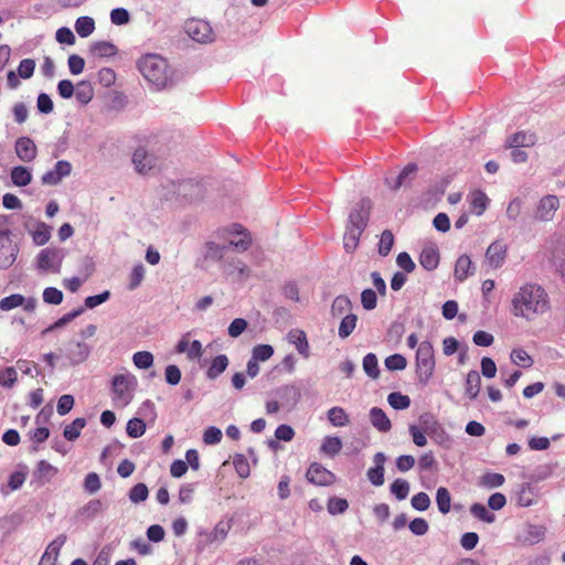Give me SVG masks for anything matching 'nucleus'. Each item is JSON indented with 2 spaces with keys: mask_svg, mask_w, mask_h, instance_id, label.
I'll return each mask as SVG.
<instances>
[{
  "mask_svg": "<svg viewBox=\"0 0 565 565\" xmlns=\"http://www.w3.org/2000/svg\"><path fill=\"white\" fill-rule=\"evenodd\" d=\"M512 313L526 320H534L550 309V298L543 287L537 284H525L512 298Z\"/></svg>",
  "mask_w": 565,
  "mask_h": 565,
  "instance_id": "nucleus-1",
  "label": "nucleus"
},
{
  "mask_svg": "<svg viewBox=\"0 0 565 565\" xmlns=\"http://www.w3.org/2000/svg\"><path fill=\"white\" fill-rule=\"evenodd\" d=\"M142 76L157 88H163L171 81L168 62L157 54H147L138 61Z\"/></svg>",
  "mask_w": 565,
  "mask_h": 565,
  "instance_id": "nucleus-2",
  "label": "nucleus"
},
{
  "mask_svg": "<svg viewBox=\"0 0 565 565\" xmlns=\"http://www.w3.org/2000/svg\"><path fill=\"white\" fill-rule=\"evenodd\" d=\"M436 366L435 350L429 341L418 344L415 358V371L420 384L426 385L434 375Z\"/></svg>",
  "mask_w": 565,
  "mask_h": 565,
  "instance_id": "nucleus-3",
  "label": "nucleus"
},
{
  "mask_svg": "<svg viewBox=\"0 0 565 565\" xmlns=\"http://www.w3.org/2000/svg\"><path fill=\"white\" fill-rule=\"evenodd\" d=\"M137 380L130 374H117L111 381L113 403L116 407H126L134 398Z\"/></svg>",
  "mask_w": 565,
  "mask_h": 565,
  "instance_id": "nucleus-4",
  "label": "nucleus"
},
{
  "mask_svg": "<svg viewBox=\"0 0 565 565\" xmlns=\"http://www.w3.org/2000/svg\"><path fill=\"white\" fill-rule=\"evenodd\" d=\"M184 30L186 34L199 43L212 42L214 32L210 23L202 19H190L185 22Z\"/></svg>",
  "mask_w": 565,
  "mask_h": 565,
  "instance_id": "nucleus-5",
  "label": "nucleus"
},
{
  "mask_svg": "<svg viewBox=\"0 0 565 565\" xmlns=\"http://www.w3.org/2000/svg\"><path fill=\"white\" fill-rule=\"evenodd\" d=\"M9 230L0 231V268L7 269L13 265L18 255V246L12 242Z\"/></svg>",
  "mask_w": 565,
  "mask_h": 565,
  "instance_id": "nucleus-6",
  "label": "nucleus"
},
{
  "mask_svg": "<svg viewBox=\"0 0 565 565\" xmlns=\"http://www.w3.org/2000/svg\"><path fill=\"white\" fill-rule=\"evenodd\" d=\"M371 207L372 204L370 200H362L358 204V207L351 211L349 215V224L347 227L363 233L369 223Z\"/></svg>",
  "mask_w": 565,
  "mask_h": 565,
  "instance_id": "nucleus-7",
  "label": "nucleus"
},
{
  "mask_svg": "<svg viewBox=\"0 0 565 565\" xmlns=\"http://www.w3.org/2000/svg\"><path fill=\"white\" fill-rule=\"evenodd\" d=\"M558 207L559 201L556 195H545L540 200L534 213V217L541 222L552 221Z\"/></svg>",
  "mask_w": 565,
  "mask_h": 565,
  "instance_id": "nucleus-8",
  "label": "nucleus"
},
{
  "mask_svg": "<svg viewBox=\"0 0 565 565\" xmlns=\"http://www.w3.org/2000/svg\"><path fill=\"white\" fill-rule=\"evenodd\" d=\"M36 303L35 298H25L20 294H13L0 300V309L9 311L18 307H23L26 312H33L36 308Z\"/></svg>",
  "mask_w": 565,
  "mask_h": 565,
  "instance_id": "nucleus-9",
  "label": "nucleus"
},
{
  "mask_svg": "<svg viewBox=\"0 0 565 565\" xmlns=\"http://www.w3.org/2000/svg\"><path fill=\"white\" fill-rule=\"evenodd\" d=\"M306 478L309 482L317 486L332 484L335 479L331 471L317 462L310 465L307 470Z\"/></svg>",
  "mask_w": 565,
  "mask_h": 565,
  "instance_id": "nucleus-10",
  "label": "nucleus"
},
{
  "mask_svg": "<svg viewBox=\"0 0 565 565\" xmlns=\"http://www.w3.org/2000/svg\"><path fill=\"white\" fill-rule=\"evenodd\" d=\"M175 351L178 353H186V358L190 361L198 360L203 354V348L199 340H193L190 342V333L182 335L175 347Z\"/></svg>",
  "mask_w": 565,
  "mask_h": 565,
  "instance_id": "nucleus-11",
  "label": "nucleus"
},
{
  "mask_svg": "<svg viewBox=\"0 0 565 565\" xmlns=\"http://www.w3.org/2000/svg\"><path fill=\"white\" fill-rule=\"evenodd\" d=\"M14 149L18 158L23 162H32L38 154L36 145L29 137L18 138Z\"/></svg>",
  "mask_w": 565,
  "mask_h": 565,
  "instance_id": "nucleus-12",
  "label": "nucleus"
},
{
  "mask_svg": "<svg viewBox=\"0 0 565 565\" xmlns=\"http://www.w3.org/2000/svg\"><path fill=\"white\" fill-rule=\"evenodd\" d=\"M228 233L234 237L230 239V246L245 252L252 244L250 234L239 224H233L228 228Z\"/></svg>",
  "mask_w": 565,
  "mask_h": 565,
  "instance_id": "nucleus-13",
  "label": "nucleus"
},
{
  "mask_svg": "<svg viewBox=\"0 0 565 565\" xmlns=\"http://www.w3.org/2000/svg\"><path fill=\"white\" fill-rule=\"evenodd\" d=\"M90 354V347L85 342H73L66 350V359L71 365L84 363Z\"/></svg>",
  "mask_w": 565,
  "mask_h": 565,
  "instance_id": "nucleus-14",
  "label": "nucleus"
},
{
  "mask_svg": "<svg viewBox=\"0 0 565 565\" xmlns=\"http://www.w3.org/2000/svg\"><path fill=\"white\" fill-rule=\"evenodd\" d=\"M38 265L41 269L58 273L61 267L58 250L51 248L42 249L38 255Z\"/></svg>",
  "mask_w": 565,
  "mask_h": 565,
  "instance_id": "nucleus-15",
  "label": "nucleus"
},
{
  "mask_svg": "<svg viewBox=\"0 0 565 565\" xmlns=\"http://www.w3.org/2000/svg\"><path fill=\"white\" fill-rule=\"evenodd\" d=\"M507 246L499 241L493 242L487 249L486 259L490 267L499 268L504 263Z\"/></svg>",
  "mask_w": 565,
  "mask_h": 565,
  "instance_id": "nucleus-16",
  "label": "nucleus"
},
{
  "mask_svg": "<svg viewBox=\"0 0 565 565\" xmlns=\"http://www.w3.org/2000/svg\"><path fill=\"white\" fill-rule=\"evenodd\" d=\"M386 457L383 452H376L374 455L373 461L375 467L370 468L367 470V479L370 482L376 487L382 486L384 483V463Z\"/></svg>",
  "mask_w": 565,
  "mask_h": 565,
  "instance_id": "nucleus-17",
  "label": "nucleus"
},
{
  "mask_svg": "<svg viewBox=\"0 0 565 565\" xmlns=\"http://www.w3.org/2000/svg\"><path fill=\"white\" fill-rule=\"evenodd\" d=\"M132 163L138 173L146 174L154 168V158L143 148H138L132 154Z\"/></svg>",
  "mask_w": 565,
  "mask_h": 565,
  "instance_id": "nucleus-18",
  "label": "nucleus"
},
{
  "mask_svg": "<svg viewBox=\"0 0 565 565\" xmlns=\"http://www.w3.org/2000/svg\"><path fill=\"white\" fill-rule=\"evenodd\" d=\"M288 341L294 344L297 351L305 358L309 356V343L305 331L292 329L288 332Z\"/></svg>",
  "mask_w": 565,
  "mask_h": 565,
  "instance_id": "nucleus-19",
  "label": "nucleus"
},
{
  "mask_svg": "<svg viewBox=\"0 0 565 565\" xmlns=\"http://www.w3.org/2000/svg\"><path fill=\"white\" fill-rule=\"evenodd\" d=\"M536 142V136L529 131H518L507 140V148L532 147Z\"/></svg>",
  "mask_w": 565,
  "mask_h": 565,
  "instance_id": "nucleus-20",
  "label": "nucleus"
},
{
  "mask_svg": "<svg viewBox=\"0 0 565 565\" xmlns=\"http://www.w3.org/2000/svg\"><path fill=\"white\" fill-rule=\"evenodd\" d=\"M420 265L427 270H434L439 264V253L434 246H426L419 255Z\"/></svg>",
  "mask_w": 565,
  "mask_h": 565,
  "instance_id": "nucleus-21",
  "label": "nucleus"
},
{
  "mask_svg": "<svg viewBox=\"0 0 565 565\" xmlns=\"http://www.w3.org/2000/svg\"><path fill=\"white\" fill-rule=\"evenodd\" d=\"M370 419L372 425L382 433H387L392 428L390 418L380 407H372L370 411Z\"/></svg>",
  "mask_w": 565,
  "mask_h": 565,
  "instance_id": "nucleus-22",
  "label": "nucleus"
},
{
  "mask_svg": "<svg viewBox=\"0 0 565 565\" xmlns=\"http://www.w3.org/2000/svg\"><path fill=\"white\" fill-rule=\"evenodd\" d=\"M89 52L96 57H110L117 53V47L108 41H98L90 45Z\"/></svg>",
  "mask_w": 565,
  "mask_h": 565,
  "instance_id": "nucleus-23",
  "label": "nucleus"
},
{
  "mask_svg": "<svg viewBox=\"0 0 565 565\" xmlns=\"http://www.w3.org/2000/svg\"><path fill=\"white\" fill-rule=\"evenodd\" d=\"M57 468L52 466L46 460H40L34 472L35 477L42 482H50L56 475Z\"/></svg>",
  "mask_w": 565,
  "mask_h": 565,
  "instance_id": "nucleus-24",
  "label": "nucleus"
},
{
  "mask_svg": "<svg viewBox=\"0 0 565 565\" xmlns=\"http://www.w3.org/2000/svg\"><path fill=\"white\" fill-rule=\"evenodd\" d=\"M228 366V358L225 354H220L214 358L206 370V377L210 380H215L218 375H221L226 367Z\"/></svg>",
  "mask_w": 565,
  "mask_h": 565,
  "instance_id": "nucleus-25",
  "label": "nucleus"
},
{
  "mask_svg": "<svg viewBox=\"0 0 565 565\" xmlns=\"http://www.w3.org/2000/svg\"><path fill=\"white\" fill-rule=\"evenodd\" d=\"M11 181L17 186H25L31 183L32 174L26 167L18 166L11 169Z\"/></svg>",
  "mask_w": 565,
  "mask_h": 565,
  "instance_id": "nucleus-26",
  "label": "nucleus"
},
{
  "mask_svg": "<svg viewBox=\"0 0 565 565\" xmlns=\"http://www.w3.org/2000/svg\"><path fill=\"white\" fill-rule=\"evenodd\" d=\"M481 386V379L477 371H470L466 379L465 393L470 399H475Z\"/></svg>",
  "mask_w": 565,
  "mask_h": 565,
  "instance_id": "nucleus-27",
  "label": "nucleus"
},
{
  "mask_svg": "<svg viewBox=\"0 0 565 565\" xmlns=\"http://www.w3.org/2000/svg\"><path fill=\"white\" fill-rule=\"evenodd\" d=\"M489 198L482 191H473L470 194L471 211L476 215H481L487 210Z\"/></svg>",
  "mask_w": 565,
  "mask_h": 565,
  "instance_id": "nucleus-28",
  "label": "nucleus"
},
{
  "mask_svg": "<svg viewBox=\"0 0 565 565\" xmlns=\"http://www.w3.org/2000/svg\"><path fill=\"white\" fill-rule=\"evenodd\" d=\"M328 420L334 427H344L350 423L349 415L340 406L331 407L328 411Z\"/></svg>",
  "mask_w": 565,
  "mask_h": 565,
  "instance_id": "nucleus-29",
  "label": "nucleus"
},
{
  "mask_svg": "<svg viewBox=\"0 0 565 565\" xmlns=\"http://www.w3.org/2000/svg\"><path fill=\"white\" fill-rule=\"evenodd\" d=\"M342 449V441L339 437L327 436L324 437L320 451L329 457L337 456Z\"/></svg>",
  "mask_w": 565,
  "mask_h": 565,
  "instance_id": "nucleus-30",
  "label": "nucleus"
},
{
  "mask_svg": "<svg viewBox=\"0 0 565 565\" xmlns=\"http://www.w3.org/2000/svg\"><path fill=\"white\" fill-rule=\"evenodd\" d=\"M86 426V419L83 417H78L74 419L71 424L66 425L63 431V436L65 439L70 441H74L81 435L82 429Z\"/></svg>",
  "mask_w": 565,
  "mask_h": 565,
  "instance_id": "nucleus-31",
  "label": "nucleus"
},
{
  "mask_svg": "<svg viewBox=\"0 0 565 565\" xmlns=\"http://www.w3.org/2000/svg\"><path fill=\"white\" fill-rule=\"evenodd\" d=\"M471 259L469 256L467 255H461L457 262H456V266H455V277L456 279L462 281L465 280L468 275L470 274V269H471Z\"/></svg>",
  "mask_w": 565,
  "mask_h": 565,
  "instance_id": "nucleus-32",
  "label": "nucleus"
},
{
  "mask_svg": "<svg viewBox=\"0 0 565 565\" xmlns=\"http://www.w3.org/2000/svg\"><path fill=\"white\" fill-rule=\"evenodd\" d=\"M103 511V502L99 499L89 500L78 510V514L84 519H93Z\"/></svg>",
  "mask_w": 565,
  "mask_h": 565,
  "instance_id": "nucleus-33",
  "label": "nucleus"
},
{
  "mask_svg": "<svg viewBox=\"0 0 565 565\" xmlns=\"http://www.w3.org/2000/svg\"><path fill=\"white\" fill-rule=\"evenodd\" d=\"M95 30V21L90 17H81L75 22V31L82 38H87Z\"/></svg>",
  "mask_w": 565,
  "mask_h": 565,
  "instance_id": "nucleus-34",
  "label": "nucleus"
},
{
  "mask_svg": "<svg viewBox=\"0 0 565 565\" xmlns=\"http://www.w3.org/2000/svg\"><path fill=\"white\" fill-rule=\"evenodd\" d=\"M436 503L443 514H447L451 508V497L447 488L439 487L436 492Z\"/></svg>",
  "mask_w": 565,
  "mask_h": 565,
  "instance_id": "nucleus-35",
  "label": "nucleus"
},
{
  "mask_svg": "<svg viewBox=\"0 0 565 565\" xmlns=\"http://www.w3.org/2000/svg\"><path fill=\"white\" fill-rule=\"evenodd\" d=\"M358 317L353 313L347 315L340 322L339 337L341 339L348 338L356 327Z\"/></svg>",
  "mask_w": 565,
  "mask_h": 565,
  "instance_id": "nucleus-36",
  "label": "nucleus"
},
{
  "mask_svg": "<svg viewBox=\"0 0 565 565\" xmlns=\"http://www.w3.org/2000/svg\"><path fill=\"white\" fill-rule=\"evenodd\" d=\"M84 312V308L75 309L66 315H64L62 318H60L57 321H55L53 324L49 326L46 329L43 330V334H46L49 332L54 331L55 329L62 328L68 322H71L73 319L78 317Z\"/></svg>",
  "mask_w": 565,
  "mask_h": 565,
  "instance_id": "nucleus-37",
  "label": "nucleus"
},
{
  "mask_svg": "<svg viewBox=\"0 0 565 565\" xmlns=\"http://www.w3.org/2000/svg\"><path fill=\"white\" fill-rule=\"evenodd\" d=\"M126 431L129 437L138 438L145 434L146 424L141 418H131L127 423Z\"/></svg>",
  "mask_w": 565,
  "mask_h": 565,
  "instance_id": "nucleus-38",
  "label": "nucleus"
},
{
  "mask_svg": "<svg viewBox=\"0 0 565 565\" xmlns=\"http://www.w3.org/2000/svg\"><path fill=\"white\" fill-rule=\"evenodd\" d=\"M351 309V300L347 296H338L331 306V313L334 317H340Z\"/></svg>",
  "mask_w": 565,
  "mask_h": 565,
  "instance_id": "nucleus-39",
  "label": "nucleus"
},
{
  "mask_svg": "<svg viewBox=\"0 0 565 565\" xmlns=\"http://www.w3.org/2000/svg\"><path fill=\"white\" fill-rule=\"evenodd\" d=\"M387 402L394 409H406L411 405L409 396L399 392L391 393L387 397Z\"/></svg>",
  "mask_w": 565,
  "mask_h": 565,
  "instance_id": "nucleus-40",
  "label": "nucleus"
},
{
  "mask_svg": "<svg viewBox=\"0 0 565 565\" xmlns=\"http://www.w3.org/2000/svg\"><path fill=\"white\" fill-rule=\"evenodd\" d=\"M134 364L141 370H147L153 364V355L149 351H138L132 356Z\"/></svg>",
  "mask_w": 565,
  "mask_h": 565,
  "instance_id": "nucleus-41",
  "label": "nucleus"
},
{
  "mask_svg": "<svg viewBox=\"0 0 565 565\" xmlns=\"http://www.w3.org/2000/svg\"><path fill=\"white\" fill-rule=\"evenodd\" d=\"M75 95L78 102L82 104H87L92 100L94 95L93 86L89 82H81L77 85Z\"/></svg>",
  "mask_w": 565,
  "mask_h": 565,
  "instance_id": "nucleus-42",
  "label": "nucleus"
},
{
  "mask_svg": "<svg viewBox=\"0 0 565 565\" xmlns=\"http://www.w3.org/2000/svg\"><path fill=\"white\" fill-rule=\"evenodd\" d=\"M394 245V235L390 230H385L381 234L379 242V253L382 256H387Z\"/></svg>",
  "mask_w": 565,
  "mask_h": 565,
  "instance_id": "nucleus-43",
  "label": "nucleus"
},
{
  "mask_svg": "<svg viewBox=\"0 0 565 565\" xmlns=\"http://www.w3.org/2000/svg\"><path fill=\"white\" fill-rule=\"evenodd\" d=\"M511 360L514 364L522 366V367H530L533 364V359L523 349L512 350Z\"/></svg>",
  "mask_w": 565,
  "mask_h": 565,
  "instance_id": "nucleus-44",
  "label": "nucleus"
},
{
  "mask_svg": "<svg viewBox=\"0 0 565 565\" xmlns=\"http://www.w3.org/2000/svg\"><path fill=\"white\" fill-rule=\"evenodd\" d=\"M149 494L148 488L145 483L135 484L129 491V500L132 503H140L147 500Z\"/></svg>",
  "mask_w": 565,
  "mask_h": 565,
  "instance_id": "nucleus-45",
  "label": "nucleus"
},
{
  "mask_svg": "<svg viewBox=\"0 0 565 565\" xmlns=\"http://www.w3.org/2000/svg\"><path fill=\"white\" fill-rule=\"evenodd\" d=\"M274 354V349L269 344H257L252 350V359L256 361H267Z\"/></svg>",
  "mask_w": 565,
  "mask_h": 565,
  "instance_id": "nucleus-46",
  "label": "nucleus"
},
{
  "mask_svg": "<svg viewBox=\"0 0 565 565\" xmlns=\"http://www.w3.org/2000/svg\"><path fill=\"white\" fill-rule=\"evenodd\" d=\"M33 241L36 245H44L51 237V228L44 223H40L32 233Z\"/></svg>",
  "mask_w": 565,
  "mask_h": 565,
  "instance_id": "nucleus-47",
  "label": "nucleus"
},
{
  "mask_svg": "<svg viewBox=\"0 0 565 565\" xmlns=\"http://www.w3.org/2000/svg\"><path fill=\"white\" fill-rule=\"evenodd\" d=\"M470 512L473 516L487 523H493L495 520L494 514L489 512L488 509L481 503H473L470 508Z\"/></svg>",
  "mask_w": 565,
  "mask_h": 565,
  "instance_id": "nucleus-48",
  "label": "nucleus"
},
{
  "mask_svg": "<svg viewBox=\"0 0 565 565\" xmlns=\"http://www.w3.org/2000/svg\"><path fill=\"white\" fill-rule=\"evenodd\" d=\"M391 492L397 500H404L407 498L409 492V483L404 479H396L391 484Z\"/></svg>",
  "mask_w": 565,
  "mask_h": 565,
  "instance_id": "nucleus-49",
  "label": "nucleus"
},
{
  "mask_svg": "<svg viewBox=\"0 0 565 565\" xmlns=\"http://www.w3.org/2000/svg\"><path fill=\"white\" fill-rule=\"evenodd\" d=\"M363 369L364 372L373 377L376 379L380 374L379 367H377V358L374 353H367L363 359Z\"/></svg>",
  "mask_w": 565,
  "mask_h": 565,
  "instance_id": "nucleus-50",
  "label": "nucleus"
},
{
  "mask_svg": "<svg viewBox=\"0 0 565 565\" xmlns=\"http://www.w3.org/2000/svg\"><path fill=\"white\" fill-rule=\"evenodd\" d=\"M385 366L390 371H402L407 366V360L402 354H392L385 359Z\"/></svg>",
  "mask_w": 565,
  "mask_h": 565,
  "instance_id": "nucleus-51",
  "label": "nucleus"
},
{
  "mask_svg": "<svg viewBox=\"0 0 565 565\" xmlns=\"http://www.w3.org/2000/svg\"><path fill=\"white\" fill-rule=\"evenodd\" d=\"M327 508L330 514L337 515L344 513L349 508V503L345 499L334 497L329 499Z\"/></svg>",
  "mask_w": 565,
  "mask_h": 565,
  "instance_id": "nucleus-52",
  "label": "nucleus"
},
{
  "mask_svg": "<svg viewBox=\"0 0 565 565\" xmlns=\"http://www.w3.org/2000/svg\"><path fill=\"white\" fill-rule=\"evenodd\" d=\"M362 233L356 232L355 230H351L347 227L345 234H344V248L347 252H353L360 241Z\"/></svg>",
  "mask_w": 565,
  "mask_h": 565,
  "instance_id": "nucleus-53",
  "label": "nucleus"
},
{
  "mask_svg": "<svg viewBox=\"0 0 565 565\" xmlns=\"http://www.w3.org/2000/svg\"><path fill=\"white\" fill-rule=\"evenodd\" d=\"M437 466L438 463L433 451L423 454L418 459V467L422 471L436 470Z\"/></svg>",
  "mask_w": 565,
  "mask_h": 565,
  "instance_id": "nucleus-54",
  "label": "nucleus"
},
{
  "mask_svg": "<svg viewBox=\"0 0 565 565\" xmlns=\"http://www.w3.org/2000/svg\"><path fill=\"white\" fill-rule=\"evenodd\" d=\"M102 488L100 478L96 472H89L84 480V489L86 492L93 494Z\"/></svg>",
  "mask_w": 565,
  "mask_h": 565,
  "instance_id": "nucleus-55",
  "label": "nucleus"
},
{
  "mask_svg": "<svg viewBox=\"0 0 565 565\" xmlns=\"http://www.w3.org/2000/svg\"><path fill=\"white\" fill-rule=\"evenodd\" d=\"M504 476L497 472H487L482 476L481 483L488 488H498L504 483Z\"/></svg>",
  "mask_w": 565,
  "mask_h": 565,
  "instance_id": "nucleus-56",
  "label": "nucleus"
},
{
  "mask_svg": "<svg viewBox=\"0 0 565 565\" xmlns=\"http://www.w3.org/2000/svg\"><path fill=\"white\" fill-rule=\"evenodd\" d=\"M35 70V61L32 58H24L18 66V74L21 78L28 79L32 77Z\"/></svg>",
  "mask_w": 565,
  "mask_h": 565,
  "instance_id": "nucleus-57",
  "label": "nucleus"
},
{
  "mask_svg": "<svg viewBox=\"0 0 565 565\" xmlns=\"http://www.w3.org/2000/svg\"><path fill=\"white\" fill-rule=\"evenodd\" d=\"M43 300L50 305H60L63 301V292L54 287H47L43 291Z\"/></svg>",
  "mask_w": 565,
  "mask_h": 565,
  "instance_id": "nucleus-58",
  "label": "nucleus"
},
{
  "mask_svg": "<svg viewBox=\"0 0 565 565\" xmlns=\"http://www.w3.org/2000/svg\"><path fill=\"white\" fill-rule=\"evenodd\" d=\"M143 277H145V267L141 264L136 265L132 268L131 274L129 276V286H128L129 289L130 290L136 289L143 280Z\"/></svg>",
  "mask_w": 565,
  "mask_h": 565,
  "instance_id": "nucleus-59",
  "label": "nucleus"
},
{
  "mask_svg": "<svg viewBox=\"0 0 565 565\" xmlns=\"http://www.w3.org/2000/svg\"><path fill=\"white\" fill-rule=\"evenodd\" d=\"M222 431L215 426H210L204 430L203 441L206 445H216L222 440Z\"/></svg>",
  "mask_w": 565,
  "mask_h": 565,
  "instance_id": "nucleus-60",
  "label": "nucleus"
},
{
  "mask_svg": "<svg viewBox=\"0 0 565 565\" xmlns=\"http://www.w3.org/2000/svg\"><path fill=\"white\" fill-rule=\"evenodd\" d=\"M18 373L14 367L9 366L0 372V385L11 387L17 382Z\"/></svg>",
  "mask_w": 565,
  "mask_h": 565,
  "instance_id": "nucleus-61",
  "label": "nucleus"
},
{
  "mask_svg": "<svg viewBox=\"0 0 565 565\" xmlns=\"http://www.w3.org/2000/svg\"><path fill=\"white\" fill-rule=\"evenodd\" d=\"M74 406V397L70 394L62 395L57 401L56 411L58 415L64 416L71 412Z\"/></svg>",
  "mask_w": 565,
  "mask_h": 565,
  "instance_id": "nucleus-62",
  "label": "nucleus"
},
{
  "mask_svg": "<svg viewBox=\"0 0 565 565\" xmlns=\"http://www.w3.org/2000/svg\"><path fill=\"white\" fill-rule=\"evenodd\" d=\"M412 507L417 511H426L430 505V499L427 493L418 492L412 498Z\"/></svg>",
  "mask_w": 565,
  "mask_h": 565,
  "instance_id": "nucleus-63",
  "label": "nucleus"
},
{
  "mask_svg": "<svg viewBox=\"0 0 565 565\" xmlns=\"http://www.w3.org/2000/svg\"><path fill=\"white\" fill-rule=\"evenodd\" d=\"M361 302L364 309H374L377 305V297L375 291L372 289H364L361 294Z\"/></svg>",
  "mask_w": 565,
  "mask_h": 565,
  "instance_id": "nucleus-64",
  "label": "nucleus"
}]
</instances>
